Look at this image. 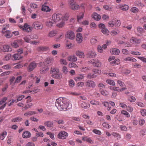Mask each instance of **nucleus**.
<instances>
[{
  "label": "nucleus",
  "instance_id": "obj_1",
  "mask_svg": "<svg viewBox=\"0 0 146 146\" xmlns=\"http://www.w3.org/2000/svg\"><path fill=\"white\" fill-rule=\"evenodd\" d=\"M55 105L57 108L60 111H65L68 109V103L66 102L62 98L57 99L55 103Z\"/></svg>",
  "mask_w": 146,
  "mask_h": 146
},
{
  "label": "nucleus",
  "instance_id": "obj_2",
  "mask_svg": "<svg viewBox=\"0 0 146 146\" xmlns=\"http://www.w3.org/2000/svg\"><path fill=\"white\" fill-rule=\"evenodd\" d=\"M52 77L56 79H60L62 77V76L59 72V69L54 68H52L51 69Z\"/></svg>",
  "mask_w": 146,
  "mask_h": 146
},
{
  "label": "nucleus",
  "instance_id": "obj_3",
  "mask_svg": "<svg viewBox=\"0 0 146 146\" xmlns=\"http://www.w3.org/2000/svg\"><path fill=\"white\" fill-rule=\"evenodd\" d=\"M33 27L37 30H42L43 28L42 23L38 21H35L32 25Z\"/></svg>",
  "mask_w": 146,
  "mask_h": 146
},
{
  "label": "nucleus",
  "instance_id": "obj_4",
  "mask_svg": "<svg viewBox=\"0 0 146 146\" xmlns=\"http://www.w3.org/2000/svg\"><path fill=\"white\" fill-rule=\"evenodd\" d=\"M62 18V15L60 14H54L52 16V19L55 23H56L61 20Z\"/></svg>",
  "mask_w": 146,
  "mask_h": 146
},
{
  "label": "nucleus",
  "instance_id": "obj_5",
  "mask_svg": "<svg viewBox=\"0 0 146 146\" xmlns=\"http://www.w3.org/2000/svg\"><path fill=\"white\" fill-rule=\"evenodd\" d=\"M68 136V134L65 131L60 132L58 135L57 137L59 139H64Z\"/></svg>",
  "mask_w": 146,
  "mask_h": 146
},
{
  "label": "nucleus",
  "instance_id": "obj_6",
  "mask_svg": "<svg viewBox=\"0 0 146 146\" xmlns=\"http://www.w3.org/2000/svg\"><path fill=\"white\" fill-rule=\"evenodd\" d=\"M66 38L72 40L75 37V35L74 32L72 31H69L67 32L65 35Z\"/></svg>",
  "mask_w": 146,
  "mask_h": 146
},
{
  "label": "nucleus",
  "instance_id": "obj_7",
  "mask_svg": "<svg viewBox=\"0 0 146 146\" xmlns=\"http://www.w3.org/2000/svg\"><path fill=\"white\" fill-rule=\"evenodd\" d=\"M86 86L88 87L94 88L96 86L95 83L93 81L88 80L85 82Z\"/></svg>",
  "mask_w": 146,
  "mask_h": 146
},
{
  "label": "nucleus",
  "instance_id": "obj_8",
  "mask_svg": "<svg viewBox=\"0 0 146 146\" xmlns=\"http://www.w3.org/2000/svg\"><path fill=\"white\" fill-rule=\"evenodd\" d=\"M22 44V40H17L14 41L12 43V46L15 48L18 47L19 45Z\"/></svg>",
  "mask_w": 146,
  "mask_h": 146
},
{
  "label": "nucleus",
  "instance_id": "obj_9",
  "mask_svg": "<svg viewBox=\"0 0 146 146\" xmlns=\"http://www.w3.org/2000/svg\"><path fill=\"white\" fill-rule=\"evenodd\" d=\"M70 7L71 8L74 10H77L79 8V6L75 4L74 0H71L70 1Z\"/></svg>",
  "mask_w": 146,
  "mask_h": 146
},
{
  "label": "nucleus",
  "instance_id": "obj_10",
  "mask_svg": "<svg viewBox=\"0 0 146 146\" xmlns=\"http://www.w3.org/2000/svg\"><path fill=\"white\" fill-rule=\"evenodd\" d=\"M1 50L3 52H11L12 51L11 48L9 45H3Z\"/></svg>",
  "mask_w": 146,
  "mask_h": 146
},
{
  "label": "nucleus",
  "instance_id": "obj_11",
  "mask_svg": "<svg viewBox=\"0 0 146 146\" xmlns=\"http://www.w3.org/2000/svg\"><path fill=\"white\" fill-rule=\"evenodd\" d=\"M55 22L52 19H48L45 23V24L46 26L49 27H51L52 26L54 23Z\"/></svg>",
  "mask_w": 146,
  "mask_h": 146
},
{
  "label": "nucleus",
  "instance_id": "obj_12",
  "mask_svg": "<svg viewBox=\"0 0 146 146\" xmlns=\"http://www.w3.org/2000/svg\"><path fill=\"white\" fill-rule=\"evenodd\" d=\"M36 66V64L35 62H31L29 65L28 69L29 71H31L33 70Z\"/></svg>",
  "mask_w": 146,
  "mask_h": 146
},
{
  "label": "nucleus",
  "instance_id": "obj_13",
  "mask_svg": "<svg viewBox=\"0 0 146 146\" xmlns=\"http://www.w3.org/2000/svg\"><path fill=\"white\" fill-rule=\"evenodd\" d=\"M83 40L82 34L81 33L77 34L76 36V41L78 43H81Z\"/></svg>",
  "mask_w": 146,
  "mask_h": 146
},
{
  "label": "nucleus",
  "instance_id": "obj_14",
  "mask_svg": "<svg viewBox=\"0 0 146 146\" xmlns=\"http://www.w3.org/2000/svg\"><path fill=\"white\" fill-rule=\"evenodd\" d=\"M130 41L133 44H138L140 42V40L134 37L131 38Z\"/></svg>",
  "mask_w": 146,
  "mask_h": 146
},
{
  "label": "nucleus",
  "instance_id": "obj_15",
  "mask_svg": "<svg viewBox=\"0 0 146 146\" xmlns=\"http://www.w3.org/2000/svg\"><path fill=\"white\" fill-rule=\"evenodd\" d=\"M67 60L70 61L75 62L77 60V57L74 55H71L67 57Z\"/></svg>",
  "mask_w": 146,
  "mask_h": 146
},
{
  "label": "nucleus",
  "instance_id": "obj_16",
  "mask_svg": "<svg viewBox=\"0 0 146 146\" xmlns=\"http://www.w3.org/2000/svg\"><path fill=\"white\" fill-rule=\"evenodd\" d=\"M92 16L93 18L97 21H99L101 18L100 15L96 13H93L92 15Z\"/></svg>",
  "mask_w": 146,
  "mask_h": 146
},
{
  "label": "nucleus",
  "instance_id": "obj_17",
  "mask_svg": "<svg viewBox=\"0 0 146 146\" xmlns=\"http://www.w3.org/2000/svg\"><path fill=\"white\" fill-rule=\"evenodd\" d=\"M110 52L112 54L117 55L119 54L120 51L117 48H113L111 49Z\"/></svg>",
  "mask_w": 146,
  "mask_h": 146
},
{
  "label": "nucleus",
  "instance_id": "obj_18",
  "mask_svg": "<svg viewBox=\"0 0 146 146\" xmlns=\"http://www.w3.org/2000/svg\"><path fill=\"white\" fill-rule=\"evenodd\" d=\"M80 106L82 108L87 109L89 108L90 107V105L88 103H86L85 102H82L81 103Z\"/></svg>",
  "mask_w": 146,
  "mask_h": 146
},
{
  "label": "nucleus",
  "instance_id": "obj_19",
  "mask_svg": "<svg viewBox=\"0 0 146 146\" xmlns=\"http://www.w3.org/2000/svg\"><path fill=\"white\" fill-rule=\"evenodd\" d=\"M49 49V47L46 46H41L39 47L37 49L39 51H46Z\"/></svg>",
  "mask_w": 146,
  "mask_h": 146
},
{
  "label": "nucleus",
  "instance_id": "obj_20",
  "mask_svg": "<svg viewBox=\"0 0 146 146\" xmlns=\"http://www.w3.org/2000/svg\"><path fill=\"white\" fill-rule=\"evenodd\" d=\"M48 67L46 66H42L40 69V73L42 74L45 73L48 71Z\"/></svg>",
  "mask_w": 146,
  "mask_h": 146
},
{
  "label": "nucleus",
  "instance_id": "obj_21",
  "mask_svg": "<svg viewBox=\"0 0 146 146\" xmlns=\"http://www.w3.org/2000/svg\"><path fill=\"white\" fill-rule=\"evenodd\" d=\"M54 123L53 121H46L44 122V125L48 127H50L53 126Z\"/></svg>",
  "mask_w": 146,
  "mask_h": 146
},
{
  "label": "nucleus",
  "instance_id": "obj_22",
  "mask_svg": "<svg viewBox=\"0 0 146 146\" xmlns=\"http://www.w3.org/2000/svg\"><path fill=\"white\" fill-rule=\"evenodd\" d=\"M118 7L121 10L123 11H127L129 9L128 6L126 5H119L118 6Z\"/></svg>",
  "mask_w": 146,
  "mask_h": 146
},
{
  "label": "nucleus",
  "instance_id": "obj_23",
  "mask_svg": "<svg viewBox=\"0 0 146 146\" xmlns=\"http://www.w3.org/2000/svg\"><path fill=\"white\" fill-rule=\"evenodd\" d=\"M96 54L94 52L92 51L89 52L87 54V57L90 58H93L96 56Z\"/></svg>",
  "mask_w": 146,
  "mask_h": 146
},
{
  "label": "nucleus",
  "instance_id": "obj_24",
  "mask_svg": "<svg viewBox=\"0 0 146 146\" xmlns=\"http://www.w3.org/2000/svg\"><path fill=\"white\" fill-rule=\"evenodd\" d=\"M46 3L42 5L41 10L42 11L46 12L50 11V9L48 6H46Z\"/></svg>",
  "mask_w": 146,
  "mask_h": 146
},
{
  "label": "nucleus",
  "instance_id": "obj_25",
  "mask_svg": "<svg viewBox=\"0 0 146 146\" xmlns=\"http://www.w3.org/2000/svg\"><path fill=\"white\" fill-rule=\"evenodd\" d=\"M76 55L79 58H84L85 56L84 53L80 51H77L76 53Z\"/></svg>",
  "mask_w": 146,
  "mask_h": 146
},
{
  "label": "nucleus",
  "instance_id": "obj_26",
  "mask_svg": "<svg viewBox=\"0 0 146 146\" xmlns=\"http://www.w3.org/2000/svg\"><path fill=\"white\" fill-rule=\"evenodd\" d=\"M25 31L29 32L31 31L33 29V28L31 27H30L27 23H25Z\"/></svg>",
  "mask_w": 146,
  "mask_h": 146
},
{
  "label": "nucleus",
  "instance_id": "obj_27",
  "mask_svg": "<svg viewBox=\"0 0 146 146\" xmlns=\"http://www.w3.org/2000/svg\"><path fill=\"white\" fill-rule=\"evenodd\" d=\"M92 64L94 66L96 67H99L101 66V63L98 60H96L95 62H93L92 63Z\"/></svg>",
  "mask_w": 146,
  "mask_h": 146
},
{
  "label": "nucleus",
  "instance_id": "obj_28",
  "mask_svg": "<svg viewBox=\"0 0 146 146\" xmlns=\"http://www.w3.org/2000/svg\"><path fill=\"white\" fill-rule=\"evenodd\" d=\"M31 133L28 131H26L24 132L23 134V137L24 138H28L31 136Z\"/></svg>",
  "mask_w": 146,
  "mask_h": 146
},
{
  "label": "nucleus",
  "instance_id": "obj_29",
  "mask_svg": "<svg viewBox=\"0 0 146 146\" xmlns=\"http://www.w3.org/2000/svg\"><path fill=\"white\" fill-rule=\"evenodd\" d=\"M2 32L3 34H5V33H7L6 34H5V36H6L7 38H10L12 36V34L10 33V32L9 30L6 31L5 32H4L2 31Z\"/></svg>",
  "mask_w": 146,
  "mask_h": 146
},
{
  "label": "nucleus",
  "instance_id": "obj_30",
  "mask_svg": "<svg viewBox=\"0 0 146 146\" xmlns=\"http://www.w3.org/2000/svg\"><path fill=\"white\" fill-rule=\"evenodd\" d=\"M37 112L34 111H28L24 114V115L26 116H31L33 115L37 114Z\"/></svg>",
  "mask_w": 146,
  "mask_h": 146
},
{
  "label": "nucleus",
  "instance_id": "obj_31",
  "mask_svg": "<svg viewBox=\"0 0 146 146\" xmlns=\"http://www.w3.org/2000/svg\"><path fill=\"white\" fill-rule=\"evenodd\" d=\"M84 16V13L83 12H81L80 13V15L77 16V20L78 22L83 19Z\"/></svg>",
  "mask_w": 146,
  "mask_h": 146
},
{
  "label": "nucleus",
  "instance_id": "obj_32",
  "mask_svg": "<svg viewBox=\"0 0 146 146\" xmlns=\"http://www.w3.org/2000/svg\"><path fill=\"white\" fill-rule=\"evenodd\" d=\"M124 60L126 61H132L133 62H135L136 61V60L135 59L131 57H127L126 58H124Z\"/></svg>",
  "mask_w": 146,
  "mask_h": 146
},
{
  "label": "nucleus",
  "instance_id": "obj_33",
  "mask_svg": "<svg viewBox=\"0 0 146 146\" xmlns=\"http://www.w3.org/2000/svg\"><path fill=\"white\" fill-rule=\"evenodd\" d=\"M22 79V76H18L14 82L13 83V85H15L16 83H19Z\"/></svg>",
  "mask_w": 146,
  "mask_h": 146
},
{
  "label": "nucleus",
  "instance_id": "obj_34",
  "mask_svg": "<svg viewBox=\"0 0 146 146\" xmlns=\"http://www.w3.org/2000/svg\"><path fill=\"white\" fill-rule=\"evenodd\" d=\"M84 75L81 74L79 75L78 76L75 77L74 79L76 81H78L84 78Z\"/></svg>",
  "mask_w": 146,
  "mask_h": 146
},
{
  "label": "nucleus",
  "instance_id": "obj_35",
  "mask_svg": "<svg viewBox=\"0 0 146 146\" xmlns=\"http://www.w3.org/2000/svg\"><path fill=\"white\" fill-rule=\"evenodd\" d=\"M13 57L15 60H19L22 57L20 54L17 53L14 54Z\"/></svg>",
  "mask_w": 146,
  "mask_h": 146
},
{
  "label": "nucleus",
  "instance_id": "obj_36",
  "mask_svg": "<svg viewBox=\"0 0 146 146\" xmlns=\"http://www.w3.org/2000/svg\"><path fill=\"white\" fill-rule=\"evenodd\" d=\"M7 133L6 131H3L0 135V139L2 140H3L5 137L7 136Z\"/></svg>",
  "mask_w": 146,
  "mask_h": 146
},
{
  "label": "nucleus",
  "instance_id": "obj_37",
  "mask_svg": "<svg viewBox=\"0 0 146 146\" xmlns=\"http://www.w3.org/2000/svg\"><path fill=\"white\" fill-rule=\"evenodd\" d=\"M119 59H115L114 61L110 62V64L112 66L117 65L119 63Z\"/></svg>",
  "mask_w": 146,
  "mask_h": 146
},
{
  "label": "nucleus",
  "instance_id": "obj_38",
  "mask_svg": "<svg viewBox=\"0 0 146 146\" xmlns=\"http://www.w3.org/2000/svg\"><path fill=\"white\" fill-rule=\"evenodd\" d=\"M22 120V118L20 117H18L13 119L11 120L12 122H18L21 121Z\"/></svg>",
  "mask_w": 146,
  "mask_h": 146
},
{
  "label": "nucleus",
  "instance_id": "obj_39",
  "mask_svg": "<svg viewBox=\"0 0 146 146\" xmlns=\"http://www.w3.org/2000/svg\"><path fill=\"white\" fill-rule=\"evenodd\" d=\"M56 34V31H52L49 32L48 34V36L49 37H52L55 36Z\"/></svg>",
  "mask_w": 146,
  "mask_h": 146
},
{
  "label": "nucleus",
  "instance_id": "obj_40",
  "mask_svg": "<svg viewBox=\"0 0 146 146\" xmlns=\"http://www.w3.org/2000/svg\"><path fill=\"white\" fill-rule=\"evenodd\" d=\"M106 82L107 83L112 86H114L115 85V82L112 80L109 79L106 80Z\"/></svg>",
  "mask_w": 146,
  "mask_h": 146
},
{
  "label": "nucleus",
  "instance_id": "obj_41",
  "mask_svg": "<svg viewBox=\"0 0 146 146\" xmlns=\"http://www.w3.org/2000/svg\"><path fill=\"white\" fill-rule=\"evenodd\" d=\"M112 135L114 137H116L118 140L119 139L121 138V135L118 133L115 132L112 133Z\"/></svg>",
  "mask_w": 146,
  "mask_h": 146
},
{
  "label": "nucleus",
  "instance_id": "obj_42",
  "mask_svg": "<svg viewBox=\"0 0 146 146\" xmlns=\"http://www.w3.org/2000/svg\"><path fill=\"white\" fill-rule=\"evenodd\" d=\"M87 77L88 78L91 79L92 78H96L97 77V75L94 74L89 73L87 75Z\"/></svg>",
  "mask_w": 146,
  "mask_h": 146
},
{
  "label": "nucleus",
  "instance_id": "obj_43",
  "mask_svg": "<svg viewBox=\"0 0 146 146\" xmlns=\"http://www.w3.org/2000/svg\"><path fill=\"white\" fill-rule=\"evenodd\" d=\"M101 31L105 35H108L109 33V31L106 28L104 29H102Z\"/></svg>",
  "mask_w": 146,
  "mask_h": 146
},
{
  "label": "nucleus",
  "instance_id": "obj_44",
  "mask_svg": "<svg viewBox=\"0 0 146 146\" xmlns=\"http://www.w3.org/2000/svg\"><path fill=\"white\" fill-rule=\"evenodd\" d=\"M90 69V67H83L81 68L80 70L82 72H86Z\"/></svg>",
  "mask_w": 146,
  "mask_h": 146
},
{
  "label": "nucleus",
  "instance_id": "obj_45",
  "mask_svg": "<svg viewBox=\"0 0 146 146\" xmlns=\"http://www.w3.org/2000/svg\"><path fill=\"white\" fill-rule=\"evenodd\" d=\"M92 71L95 74H99L101 72V71L100 69H93Z\"/></svg>",
  "mask_w": 146,
  "mask_h": 146
},
{
  "label": "nucleus",
  "instance_id": "obj_46",
  "mask_svg": "<svg viewBox=\"0 0 146 146\" xmlns=\"http://www.w3.org/2000/svg\"><path fill=\"white\" fill-rule=\"evenodd\" d=\"M32 105L33 104L32 103H30L29 104H26L24 108H22V110H24V109L27 110L29 108L31 107L32 106Z\"/></svg>",
  "mask_w": 146,
  "mask_h": 146
},
{
  "label": "nucleus",
  "instance_id": "obj_47",
  "mask_svg": "<svg viewBox=\"0 0 146 146\" xmlns=\"http://www.w3.org/2000/svg\"><path fill=\"white\" fill-rule=\"evenodd\" d=\"M23 39L26 42L29 43L31 42V39L29 36H26L24 37Z\"/></svg>",
  "mask_w": 146,
  "mask_h": 146
},
{
  "label": "nucleus",
  "instance_id": "obj_48",
  "mask_svg": "<svg viewBox=\"0 0 146 146\" xmlns=\"http://www.w3.org/2000/svg\"><path fill=\"white\" fill-rule=\"evenodd\" d=\"M131 11L132 12L135 13L138 12V9L135 7H133L131 9Z\"/></svg>",
  "mask_w": 146,
  "mask_h": 146
},
{
  "label": "nucleus",
  "instance_id": "obj_49",
  "mask_svg": "<svg viewBox=\"0 0 146 146\" xmlns=\"http://www.w3.org/2000/svg\"><path fill=\"white\" fill-rule=\"evenodd\" d=\"M60 62L61 64L64 65H67L68 63L66 60L63 59H60Z\"/></svg>",
  "mask_w": 146,
  "mask_h": 146
},
{
  "label": "nucleus",
  "instance_id": "obj_50",
  "mask_svg": "<svg viewBox=\"0 0 146 146\" xmlns=\"http://www.w3.org/2000/svg\"><path fill=\"white\" fill-rule=\"evenodd\" d=\"M121 113L125 115L127 117H130V115L129 113L126 111L123 110L121 111Z\"/></svg>",
  "mask_w": 146,
  "mask_h": 146
},
{
  "label": "nucleus",
  "instance_id": "obj_51",
  "mask_svg": "<svg viewBox=\"0 0 146 146\" xmlns=\"http://www.w3.org/2000/svg\"><path fill=\"white\" fill-rule=\"evenodd\" d=\"M90 103L91 104L94 105H99V102L95 100H92L90 101Z\"/></svg>",
  "mask_w": 146,
  "mask_h": 146
},
{
  "label": "nucleus",
  "instance_id": "obj_52",
  "mask_svg": "<svg viewBox=\"0 0 146 146\" xmlns=\"http://www.w3.org/2000/svg\"><path fill=\"white\" fill-rule=\"evenodd\" d=\"M11 58V54H7L5 56L4 58V60L7 61L9 60Z\"/></svg>",
  "mask_w": 146,
  "mask_h": 146
},
{
  "label": "nucleus",
  "instance_id": "obj_53",
  "mask_svg": "<svg viewBox=\"0 0 146 146\" xmlns=\"http://www.w3.org/2000/svg\"><path fill=\"white\" fill-rule=\"evenodd\" d=\"M117 82L118 84H119V86L121 87H122L125 86V84L124 82L120 80H117Z\"/></svg>",
  "mask_w": 146,
  "mask_h": 146
},
{
  "label": "nucleus",
  "instance_id": "obj_54",
  "mask_svg": "<svg viewBox=\"0 0 146 146\" xmlns=\"http://www.w3.org/2000/svg\"><path fill=\"white\" fill-rule=\"evenodd\" d=\"M25 98V96L24 95H22L21 96H19L17 97V100L18 102V101H20L23 98Z\"/></svg>",
  "mask_w": 146,
  "mask_h": 146
},
{
  "label": "nucleus",
  "instance_id": "obj_55",
  "mask_svg": "<svg viewBox=\"0 0 146 146\" xmlns=\"http://www.w3.org/2000/svg\"><path fill=\"white\" fill-rule=\"evenodd\" d=\"M114 25V22L113 21H111L109 22L108 26L109 27H112Z\"/></svg>",
  "mask_w": 146,
  "mask_h": 146
},
{
  "label": "nucleus",
  "instance_id": "obj_56",
  "mask_svg": "<svg viewBox=\"0 0 146 146\" xmlns=\"http://www.w3.org/2000/svg\"><path fill=\"white\" fill-rule=\"evenodd\" d=\"M15 79V77L14 76L12 77L10 79L9 82L10 84L13 86V81H14Z\"/></svg>",
  "mask_w": 146,
  "mask_h": 146
},
{
  "label": "nucleus",
  "instance_id": "obj_57",
  "mask_svg": "<svg viewBox=\"0 0 146 146\" xmlns=\"http://www.w3.org/2000/svg\"><path fill=\"white\" fill-rule=\"evenodd\" d=\"M97 42V39L95 38H92L90 41L91 44H95Z\"/></svg>",
  "mask_w": 146,
  "mask_h": 146
},
{
  "label": "nucleus",
  "instance_id": "obj_58",
  "mask_svg": "<svg viewBox=\"0 0 146 146\" xmlns=\"http://www.w3.org/2000/svg\"><path fill=\"white\" fill-rule=\"evenodd\" d=\"M135 98L133 96H131L128 98V100L131 102H134L135 101Z\"/></svg>",
  "mask_w": 146,
  "mask_h": 146
},
{
  "label": "nucleus",
  "instance_id": "obj_59",
  "mask_svg": "<svg viewBox=\"0 0 146 146\" xmlns=\"http://www.w3.org/2000/svg\"><path fill=\"white\" fill-rule=\"evenodd\" d=\"M45 64H49L51 63V60L50 58H47L45 60L44 62Z\"/></svg>",
  "mask_w": 146,
  "mask_h": 146
},
{
  "label": "nucleus",
  "instance_id": "obj_60",
  "mask_svg": "<svg viewBox=\"0 0 146 146\" xmlns=\"http://www.w3.org/2000/svg\"><path fill=\"white\" fill-rule=\"evenodd\" d=\"M70 68L76 67L77 66V65L74 63L72 62L70 63L68 65Z\"/></svg>",
  "mask_w": 146,
  "mask_h": 146
},
{
  "label": "nucleus",
  "instance_id": "obj_61",
  "mask_svg": "<svg viewBox=\"0 0 146 146\" xmlns=\"http://www.w3.org/2000/svg\"><path fill=\"white\" fill-rule=\"evenodd\" d=\"M141 114L144 116H146V110L142 109L141 111Z\"/></svg>",
  "mask_w": 146,
  "mask_h": 146
},
{
  "label": "nucleus",
  "instance_id": "obj_62",
  "mask_svg": "<svg viewBox=\"0 0 146 146\" xmlns=\"http://www.w3.org/2000/svg\"><path fill=\"white\" fill-rule=\"evenodd\" d=\"M62 71L64 74H66L68 72L67 68L65 66H64L62 68Z\"/></svg>",
  "mask_w": 146,
  "mask_h": 146
},
{
  "label": "nucleus",
  "instance_id": "obj_63",
  "mask_svg": "<svg viewBox=\"0 0 146 146\" xmlns=\"http://www.w3.org/2000/svg\"><path fill=\"white\" fill-rule=\"evenodd\" d=\"M120 25L121 22L120 21L117 20L115 23L114 22V25L115 27H119Z\"/></svg>",
  "mask_w": 146,
  "mask_h": 146
},
{
  "label": "nucleus",
  "instance_id": "obj_64",
  "mask_svg": "<svg viewBox=\"0 0 146 146\" xmlns=\"http://www.w3.org/2000/svg\"><path fill=\"white\" fill-rule=\"evenodd\" d=\"M64 24L63 22H62L60 23H58L57 24L56 26L59 27H63Z\"/></svg>",
  "mask_w": 146,
  "mask_h": 146
}]
</instances>
